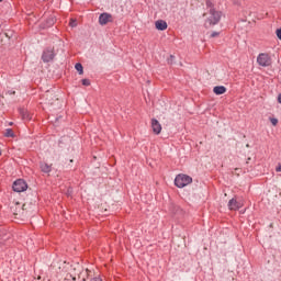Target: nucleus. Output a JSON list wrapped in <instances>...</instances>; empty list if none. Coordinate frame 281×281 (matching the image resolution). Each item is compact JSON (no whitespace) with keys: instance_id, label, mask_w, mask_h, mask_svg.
Here are the masks:
<instances>
[{"instance_id":"obj_1","label":"nucleus","mask_w":281,"mask_h":281,"mask_svg":"<svg viewBox=\"0 0 281 281\" xmlns=\"http://www.w3.org/2000/svg\"><path fill=\"white\" fill-rule=\"evenodd\" d=\"M190 183H192V177L186 173H179L176 176L175 186L177 188H186V186H190Z\"/></svg>"},{"instance_id":"obj_2","label":"nucleus","mask_w":281,"mask_h":281,"mask_svg":"<svg viewBox=\"0 0 281 281\" xmlns=\"http://www.w3.org/2000/svg\"><path fill=\"white\" fill-rule=\"evenodd\" d=\"M210 14L211 16L204 23L205 27H212V25H216L221 21V12L210 9Z\"/></svg>"},{"instance_id":"obj_3","label":"nucleus","mask_w":281,"mask_h":281,"mask_svg":"<svg viewBox=\"0 0 281 281\" xmlns=\"http://www.w3.org/2000/svg\"><path fill=\"white\" fill-rule=\"evenodd\" d=\"M257 63L260 67H271V56L267 53H260L257 57Z\"/></svg>"},{"instance_id":"obj_4","label":"nucleus","mask_w":281,"mask_h":281,"mask_svg":"<svg viewBox=\"0 0 281 281\" xmlns=\"http://www.w3.org/2000/svg\"><path fill=\"white\" fill-rule=\"evenodd\" d=\"M12 189L14 192H25L27 190V182L23 179H18L13 182Z\"/></svg>"},{"instance_id":"obj_5","label":"nucleus","mask_w":281,"mask_h":281,"mask_svg":"<svg viewBox=\"0 0 281 281\" xmlns=\"http://www.w3.org/2000/svg\"><path fill=\"white\" fill-rule=\"evenodd\" d=\"M56 56V54H54V48H46L43 52L42 55V60L43 63H50V60Z\"/></svg>"},{"instance_id":"obj_6","label":"nucleus","mask_w":281,"mask_h":281,"mask_svg":"<svg viewBox=\"0 0 281 281\" xmlns=\"http://www.w3.org/2000/svg\"><path fill=\"white\" fill-rule=\"evenodd\" d=\"M100 25H106L108 23H113V15L110 13H101L99 16Z\"/></svg>"},{"instance_id":"obj_7","label":"nucleus","mask_w":281,"mask_h":281,"mask_svg":"<svg viewBox=\"0 0 281 281\" xmlns=\"http://www.w3.org/2000/svg\"><path fill=\"white\" fill-rule=\"evenodd\" d=\"M151 128L155 135H159L161 133V123L157 119H151Z\"/></svg>"},{"instance_id":"obj_8","label":"nucleus","mask_w":281,"mask_h":281,"mask_svg":"<svg viewBox=\"0 0 281 281\" xmlns=\"http://www.w3.org/2000/svg\"><path fill=\"white\" fill-rule=\"evenodd\" d=\"M240 207H243V204L238 202L236 199L229 200L228 210L236 211V210H240Z\"/></svg>"},{"instance_id":"obj_9","label":"nucleus","mask_w":281,"mask_h":281,"mask_svg":"<svg viewBox=\"0 0 281 281\" xmlns=\"http://www.w3.org/2000/svg\"><path fill=\"white\" fill-rule=\"evenodd\" d=\"M155 25H156V30H159L160 32L168 30V23L164 20L156 21Z\"/></svg>"},{"instance_id":"obj_10","label":"nucleus","mask_w":281,"mask_h":281,"mask_svg":"<svg viewBox=\"0 0 281 281\" xmlns=\"http://www.w3.org/2000/svg\"><path fill=\"white\" fill-rule=\"evenodd\" d=\"M227 92V88H225L224 86H217L213 88V93H215V95H223V93Z\"/></svg>"},{"instance_id":"obj_11","label":"nucleus","mask_w":281,"mask_h":281,"mask_svg":"<svg viewBox=\"0 0 281 281\" xmlns=\"http://www.w3.org/2000/svg\"><path fill=\"white\" fill-rule=\"evenodd\" d=\"M16 210H19V212H22L23 210H25V204H23V205L21 206V203L16 202V203L14 204V206L11 207V211L13 212V214H14L15 216L19 215V213L16 212Z\"/></svg>"},{"instance_id":"obj_12","label":"nucleus","mask_w":281,"mask_h":281,"mask_svg":"<svg viewBox=\"0 0 281 281\" xmlns=\"http://www.w3.org/2000/svg\"><path fill=\"white\" fill-rule=\"evenodd\" d=\"M40 168L46 175H48V172H52V165H49L47 162H40Z\"/></svg>"},{"instance_id":"obj_13","label":"nucleus","mask_w":281,"mask_h":281,"mask_svg":"<svg viewBox=\"0 0 281 281\" xmlns=\"http://www.w3.org/2000/svg\"><path fill=\"white\" fill-rule=\"evenodd\" d=\"M20 115L22 120H26V121L32 120V114H30V112L25 109H20Z\"/></svg>"},{"instance_id":"obj_14","label":"nucleus","mask_w":281,"mask_h":281,"mask_svg":"<svg viewBox=\"0 0 281 281\" xmlns=\"http://www.w3.org/2000/svg\"><path fill=\"white\" fill-rule=\"evenodd\" d=\"M75 69L79 72L80 76H82L85 74L82 64H80V63L75 65Z\"/></svg>"},{"instance_id":"obj_15","label":"nucleus","mask_w":281,"mask_h":281,"mask_svg":"<svg viewBox=\"0 0 281 281\" xmlns=\"http://www.w3.org/2000/svg\"><path fill=\"white\" fill-rule=\"evenodd\" d=\"M4 137H14V131L12 128L5 130Z\"/></svg>"},{"instance_id":"obj_16","label":"nucleus","mask_w":281,"mask_h":281,"mask_svg":"<svg viewBox=\"0 0 281 281\" xmlns=\"http://www.w3.org/2000/svg\"><path fill=\"white\" fill-rule=\"evenodd\" d=\"M83 87H90L91 86V81L89 79H82L81 80Z\"/></svg>"},{"instance_id":"obj_17","label":"nucleus","mask_w":281,"mask_h":281,"mask_svg":"<svg viewBox=\"0 0 281 281\" xmlns=\"http://www.w3.org/2000/svg\"><path fill=\"white\" fill-rule=\"evenodd\" d=\"M270 122H271L272 126H278V119L270 117Z\"/></svg>"},{"instance_id":"obj_18","label":"nucleus","mask_w":281,"mask_h":281,"mask_svg":"<svg viewBox=\"0 0 281 281\" xmlns=\"http://www.w3.org/2000/svg\"><path fill=\"white\" fill-rule=\"evenodd\" d=\"M206 7L213 10L212 8H214V3H212L210 0H206Z\"/></svg>"},{"instance_id":"obj_19","label":"nucleus","mask_w":281,"mask_h":281,"mask_svg":"<svg viewBox=\"0 0 281 281\" xmlns=\"http://www.w3.org/2000/svg\"><path fill=\"white\" fill-rule=\"evenodd\" d=\"M220 34H221V33H218V32H213V33L211 34V38H216V36H220Z\"/></svg>"},{"instance_id":"obj_20","label":"nucleus","mask_w":281,"mask_h":281,"mask_svg":"<svg viewBox=\"0 0 281 281\" xmlns=\"http://www.w3.org/2000/svg\"><path fill=\"white\" fill-rule=\"evenodd\" d=\"M277 36H278V38L281 41V29H278V30H277Z\"/></svg>"},{"instance_id":"obj_21","label":"nucleus","mask_w":281,"mask_h":281,"mask_svg":"<svg viewBox=\"0 0 281 281\" xmlns=\"http://www.w3.org/2000/svg\"><path fill=\"white\" fill-rule=\"evenodd\" d=\"M175 58V56L170 55V59H168V63H172V59Z\"/></svg>"},{"instance_id":"obj_22","label":"nucleus","mask_w":281,"mask_h":281,"mask_svg":"<svg viewBox=\"0 0 281 281\" xmlns=\"http://www.w3.org/2000/svg\"><path fill=\"white\" fill-rule=\"evenodd\" d=\"M278 102L281 104V94L278 95Z\"/></svg>"},{"instance_id":"obj_23","label":"nucleus","mask_w":281,"mask_h":281,"mask_svg":"<svg viewBox=\"0 0 281 281\" xmlns=\"http://www.w3.org/2000/svg\"><path fill=\"white\" fill-rule=\"evenodd\" d=\"M277 172H281V165L277 167Z\"/></svg>"},{"instance_id":"obj_24","label":"nucleus","mask_w":281,"mask_h":281,"mask_svg":"<svg viewBox=\"0 0 281 281\" xmlns=\"http://www.w3.org/2000/svg\"><path fill=\"white\" fill-rule=\"evenodd\" d=\"M250 161H251V157H248L246 164H249Z\"/></svg>"},{"instance_id":"obj_25","label":"nucleus","mask_w":281,"mask_h":281,"mask_svg":"<svg viewBox=\"0 0 281 281\" xmlns=\"http://www.w3.org/2000/svg\"><path fill=\"white\" fill-rule=\"evenodd\" d=\"M70 25L71 27H74V25H76V22L75 21L70 22Z\"/></svg>"},{"instance_id":"obj_26","label":"nucleus","mask_w":281,"mask_h":281,"mask_svg":"<svg viewBox=\"0 0 281 281\" xmlns=\"http://www.w3.org/2000/svg\"><path fill=\"white\" fill-rule=\"evenodd\" d=\"M86 273H87V276H89V273H91V271L89 269H86Z\"/></svg>"},{"instance_id":"obj_27","label":"nucleus","mask_w":281,"mask_h":281,"mask_svg":"<svg viewBox=\"0 0 281 281\" xmlns=\"http://www.w3.org/2000/svg\"><path fill=\"white\" fill-rule=\"evenodd\" d=\"M93 281H102L100 278H94Z\"/></svg>"},{"instance_id":"obj_28","label":"nucleus","mask_w":281,"mask_h":281,"mask_svg":"<svg viewBox=\"0 0 281 281\" xmlns=\"http://www.w3.org/2000/svg\"><path fill=\"white\" fill-rule=\"evenodd\" d=\"M4 36H7V38H10V35H8V33H4Z\"/></svg>"},{"instance_id":"obj_29","label":"nucleus","mask_w":281,"mask_h":281,"mask_svg":"<svg viewBox=\"0 0 281 281\" xmlns=\"http://www.w3.org/2000/svg\"><path fill=\"white\" fill-rule=\"evenodd\" d=\"M14 93H16V92H15V91H11V92H10L11 95H14Z\"/></svg>"},{"instance_id":"obj_30","label":"nucleus","mask_w":281,"mask_h":281,"mask_svg":"<svg viewBox=\"0 0 281 281\" xmlns=\"http://www.w3.org/2000/svg\"><path fill=\"white\" fill-rule=\"evenodd\" d=\"M246 148H249V144L246 145Z\"/></svg>"},{"instance_id":"obj_31","label":"nucleus","mask_w":281,"mask_h":281,"mask_svg":"<svg viewBox=\"0 0 281 281\" xmlns=\"http://www.w3.org/2000/svg\"><path fill=\"white\" fill-rule=\"evenodd\" d=\"M1 1H3V0H0V3H1Z\"/></svg>"},{"instance_id":"obj_32","label":"nucleus","mask_w":281,"mask_h":281,"mask_svg":"<svg viewBox=\"0 0 281 281\" xmlns=\"http://www.w3.org/2000/svg\"><path fill=\"white\" fill-rule=\"evenodd\" d=\"M0 155H1V150H0Z\"/></svg>"}]
</instances>
